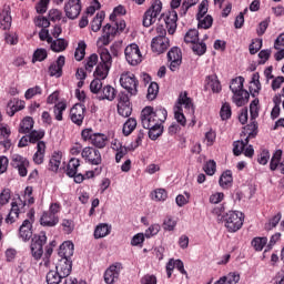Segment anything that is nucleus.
<instances>
[{
    "instance_id": "obj_1",
    "label": "nucleus",
    "mask_w": 284,
    "mask_h": 284,
    "mask_svg": "<svg viewBox=\"0 0 284 284\" xmlns=\"http://www.w3.org/2000/svg\"><path fill=\"white\" fill-rule=\"evenodd\" d=\"M144 130H149V139L156 141L163 134V124L168 121V110L163 106H145L140 114Z\"/></svg>"
},
{
    "instance_id": "obj_62",
    "label": "nucleus",
    "mask_w": 284,
    "mask_h": 284,
    "mask_svg": "<svg viewBox=\"0 0 284 284\" xmlns=\"http://www.w3.org/2000/svg\"><path fill=\"white\" fill-rule=\"evenodd\" d=\"M263 48V39H254L248 47L250 54H256Z\"/></svg>"
},
{
    "instance_id": "obj_21",
    "label": "nucleus",
    "mask_w": 284,
    "mask_h": 284,
    "mask_svg": "<svg viewBox=\"0 0 284 284\" xmlns=\"http://www.w3.org/2000/svg\"><path fill=\"white\" fill-rule=\"evenodd\" d=\"M63 65H65V57L60 55L55 62L51 63L49 67L50 77H57L59 79L63 75Z\"/></svg>"
},
{
    "instance_id": "obj_39",
    "label": "nucleus",
    "mask_w": 284,
    "mask_h": 284,
    "mask_svg": "<svg viewBox=\"0 0 284 284\" xmlns=\"http://www.w3.org/2000/svg\"><path fill=\"white\" fill-rule=\"evenodd\" d=\"M16 219H19V204H17V202H12L11 210L6 217V223L12 224L17 221Z\"/></svg>"
},
{
    "instance_id": "obj_59",
    "label": "nucleus",
    "mask_w": 284,
    "mask_h": 284,
    "mask_svg": "<svg viewBox=\"0 0 284 284\" xmlns=\"http://www.w3.org/2000/svg\"><path fill=\"white\" fill-rule=\"evenodd\" d=\"M162 227L166 232H173L176 227V221L172 216H166L163 221Z\"/></svg>"
},
{
    "instance_id": "obj_24",
    "label": "nucleus",
    "mask_w": 284,
    "mask_h": 284,
    "mask_svg": "<svg viewBox=\"0 0 284 284\" xmlns=\"http://www.w3.org/2000/svg\"><path fill=\"white\" fill-rule=\"evenodd\" d=\"M256 133H254V131H252L251 133H248V136L243 141V140H237L235 142H233V154L234 156H241V154H243V151L245 150V146L247 145V143H250V139L255 138Z\"/></svg>"
},
{
    "instance_id": "obj_57",
    "label": "nucleus",
    "mask_w": 284,
    "mask_h": 284,
    "mask_svg": "<svg viewBox=\"0 0 284 284\" xmlns=\"http://www.w3.org/2000/svg\"><path fill=\"white\" fill-rule=\"evenodd\" d=\"M97 63H99V55L97 53H92L85 63V70L87 72H92V70H94V65H97Z\"/></svg>"
},
{
    "instance_id": "obj_28",
    "label": "nucleus",
    "mask_w": 284,
    "mask_h": 284,
    "mask_svg": "<svg viewBox=\"0 0 284 284\" xmlns=\"http://www.w3.org/2000/svg\"><path fill=\"white\" fill-rule=\"evenodd\" d=\"M32 128H34V119H32V116H26L20 122L18 132L19 134H30L32 132Z\"/></svg>"
},
{
    "instance_id": "obj_17",
    "label": "nucleus",
    "mask_w": 284,
    "mask_h": 284,
    "mask_svg": "<svg viewBox=\"0 0 284 284\" xmlns=\"http://www.w3.org/2000/svg\"><path fill=\"white\" fill-rule=\"evenodd\" d=\"M123 270V264L115 263L106 268L104 272V283L114 284L119 281V276L121 275V271Z\"/></svg>"
},
{
    "instance_id": "obj_43",
    "label": "nucleus",
    "mask_w": 284,
    "mask_h": 284,
    "mask_svg": "<svg viewBox=\"0 0 284 284\" xmlns=\"http://www.w3.org/2000/svg\"><path fill=\"white\" fill-rule=\"evenodd\" d=\"M103 19H105V13L100 12L98 13L93 20L91 21V30L93 32H99L101 30V26L103 23Z\"/></svg>"
},
{
    "instance_id": "obj_56",
    "label": "nucleus",
    "mask_w": 284,
    "mask_h": 284,
    "mask_svg": "<svg viewBox=\"0 0 284 284\" xmlns=\"http://www.w3.org/2000/svg\"><path fill=\"white\" fill-rule=\"evenodd\" d=\"M192 50L199 57H203L205 52H207V44L205 42H195L193 43Z\"/></svg>"
},
{
    "instance_id": "obj_22",
    "label": "nucleus",
    "mask_w": 284,
    "mask_h": 284,
    "mask_svg": "<svg viewBox=\"0 0 284 284\" xmlns=\"http://www.w3.org/2000/svg\"><path fill=\"white\" fill-rule=\"evenodd\" d=\"M250 112L252 123L248 124V130H252V132H256V130H258V124H256V119H258V99H254L251 102Z\"/></svg>"
},
{
    "instance_id": "obj_7",
    "label": "nucleus",
    "mask_w": 284,
    "mask_h": 284,
    "mask_svg": "<svg viewBox=\"0 0 284 284\" xmlns=\"http://www.w3.org/2000/svg\"><path fill=\"white\" fill-rule=\"evenodd\" d=\"M59 212H61V203H51L49 210L42 213L40 224L43 227H55L59 225Z\"/></svg>"
},
{
    "instance_id": "obj_37",
    "label": "nucleus",
    "mask_w": 284,
    "mask_h": 284,
    "mask_svg": "<svg viewBox=\"0 0 284 284\" xmlns=\"http://www.w3.org/2000/svg\"><path fill=\"white\" fill-rule=\"evenodd\" d=\"M81 165V161L77 158H72L67 166V176H77V172L79 170V166Z\"/></svg>"
},
{
    "instance_id": "obj_64",
    "label": "nucleus",
    "mask_w": 284,
    "mask_h": 284,
    "mask_svg": "<svg viewBox=\"0 0 284 284\" xmlns=\"http://www.w3.org/2000/svg\"><path fill=\"white\" fill-rule=\"evenodd\" d=\"M268 162H270V151L262 150V152L257 155V163H260V165H267Z\"/></svg>"
},
{
    "instance_id": "obj_35",
    "label": "nucleus",
    "mask_w": 284,
    "mask_h": 284,
    "mask_svg": "<svg viewBox=\"0 0 284 284\" xmlns=\"http://www.w3.org/2000/svg\"><path fill=\"white\" fill-rule=\"evenodd\" d=\"M241 281V275L236 272H231L226 276H222L215 284H237Z\"/></svg>"
},
{
    "instance_id": "obj_5",
    "label": "nucleus",
    "mask_w": 284,
    "mask_h": 284,
    "mask_svg": "<svg viewBox=\"0 0 284 284\" xmlns=\"http://www.w3.org/2000/svg\"><path fill=\"white\" fill-rule=\"evenodd\" d=\"M245 83V78L237 77L231 81L230 90L233 92V101L237 105V108H243L245 103L250 101V92L243 89V84Z\"/></svg>"
},
{
    "instance_id": "obj_23",
    "label": "nucleus",
    "mask_w": 284,
    "mask_h": 284,
    "mask_svg": "<svg viewBox=\"0 0 284 284\" xmlns=\"http://www.w3.org/2000/svg\"><path fill=\"white\" fill-rule=\"evenodd\" d=\"M55 272L68 278V275L72 273V260L61 258L55 266Z\"/></svg>"
},
{
    "instance_id": "obj_40",
    "label": "nucleus",
    "mask_w": 284,
    "mask_h": 284,
    "mask_svg": "<svg viewBox=\"0 0 284 284\" xmlns=\"http://www.w3.org/2000/svg\"><path fill=\"white\" fill-rule=\"evenodd\" d=\"M133 130H136V119L129 118L126 122L123 124L122 132L124 136H130Z\"/></svg>"
},
{
    "instance_id": "obj_19",
    "label": "nucleus",
    "mask_w": 284,
    "mask_h": 284,
    "mask_svg": "<svg viewBox=\"0 0 284 284\" xmlns=\"http://www.w3.org/2000/svg\"><path fill=\"white\" fill-rule=\"evenodd\" d=\"M161 17L164 19L169 34H174V32H176L179 13H176L175 10H171L166 14L163 13Z\"/></svg>"
},
{
    "instance_id": "obj_49",
    "label": "nucleus",
    "mask_w": 284,
    "mask_h": 284,
    "mask_svg": "<svg viewBox=\"0 0 284 284\" xmlns=\"http://www.w3.org/2000/svg\"><path fill=\"white\" fill-rule=\"evenodd\" d=\"M281 219H283V214L278 212L277 214H275L273 217L268 220V222L265 224V230L267 232L274 230V227H276L278 223H281Z\"/></svg>"
},
{
    "instance_id": "obj_20",
    "label": "nucleus",
    "mask_w": 284,
    "mask_h": 284,
    "mask_svg": "<svg viewBox=\"0 0 284 284\" xmlns=\"http://www.w3.org/2000/svg\"><path fill=\"white\" fill-rule=\"evenodd\" d=\"M170 48V39L169 38H153L151 41V50L155 52V54H163L165 50Z\"/></svg>"
},
{
    "instance_id": "obj_45",
    "label": "nucleus",
    "mask_w": 284,
    "mask_h": 284,
    "mask_svg": "<svg viewBox=\"0 0 284 284\" xmlns=\"http://www.w3.org/2000/svg\"><path fill=\"white\" fill-rule=\"evenodd\" d=\"M85 48H88V44H85L84 41H80L78 43V48L75 49V52H74L75 61H83V59H85Z\"/></svg>"
},
{
    "instance_id": "obj_32",
    "label": "nucleus",
    "mask_w": 284,
    "mask_h": 284,
    "mask_svg": "<svg viewBox=\"0 0 284 284\" xmlns=\"http://www.w3.org/2000/svg\"><path fill=\"white\" fill-rule=\"evenodd\" d=\"M26 108V102L22 100H17L16 102L10 101L8 103L7 114L14 116L17 112H21Z\"/></svg>"
},
{
    "instance_id": "obj_10",
    "label": "nucleus",
    "mask_w": 284,
    "mask_h": 284,
    "mask_svg": "<svg viewBox=\"0 0 284 284\" xmlns=\"http://www.w3.org/2000/svg\"><path fill=\"white\" fill-rule=\"evenodd\" d=\"M161 10H163V2H161V0H154L143 16L142 23L144 28H150V26L156 23V19H159Z\"/></svg>"
},
{
    "instance_id": "obj_30",
    "label": "nucleus",
    "mask_w": 284,
    "mask_h": 284,
    "mask_svg": "<svg viewBox=\"0 0 284 284\" xmlns=\"http://www.w3.org/2000/svg\"><path fill=\"white\" fill-rule=\"evenodd\" d=\"M45 159V142H39L37 144V152L33 154V162L36 165H41Z\"/></svg>"
},
{
    "instance_id": "obj_29",
    "label": "nucleus",
    "mask_w": 284,
    "mask_h": 284,
    "mask_svg": "<svg viewBox=\"0 0 284 284\" xmlns=\"http://www.w3.org/2000/svg\"><path fill=\"white\" fill-rule=\"evenodd\" d=\"M0 28L1 30H10L12 28V16H10V10L8 9L0 12Z\"/></svg>"
},
{
    "instance_id": "obj_4",
    "label": "nucleus",
    "mask_w": 284,
    "mask_h": 284,
    "mask_svg": "<svg viewBox=\"0 0 284 284\" xmlns=\"http://www.w3.org/2000/svg\"><path fill=\"white\" fill-rule=\"evenodd\" d=\"M183 106L190 114H194V103L192 102L191 98L187 97V91H182L179 94L178 101L174 106V119L175 121L185 128L187 125V119H185V114H183Z\"/></svg>"
},
{
    "instance_id": "obj_38",
    "label": "nucleus",
    "mask_w": 284,
    "mask_h": 284,
    "mask_svg": "<svg viewBox=\"0 0 284 284\" xmlns=\"http://www.w3.org/2000/svg\"><path fill=\"white\" fill-rule=\"evenodd\" d=\"M29 134V139H30V143H32L33 145L37 143V145H39V143H44L43 141H41L44 136H45V130H32Z\"/></svg>"
},
{
    "instance_id": "obj_31",
    "label": "nucleus",
    "mask_w": 284,
    "mask_h": 284,
    "mask_svg": "<svg viewBox=\"0 0 284 284\" xmlns=\"http://www.w3.org/2000/svg\"><path fill=\"white\" fill-rule=\"evenodd\" d=\"M112 232V226L105 223L99 224L93 233L94 239H105Z\"/></svg>"
},
{
    "instance_id": "obj_52",
    "label": "nucleus",
    "mask_w": 284,
    "mask_h": 284,
    "mask_svg": "<svg viewBox=\"0 0 284 284\" xmlns=\"http://www.w3.org/2000/svg\"><path fill=\"white\" fill-rule=\"evenodd\" d=\"M261 75L258 74V72L256 73H253V77H252V82L253 85H255V89L253 90L252 88L250 89V92L252 94V97H256V94H258V92H261Z\"/></svg>"
},
{
    "instance_id": "obj_13",
    "label": "nucleus",
    "mask_w": 284,
    "mask_h": 284,
    "mask_svg": "<svg viewBox=\"0 0 284 284\" xmlns=\"http://www.w3.org/2000/svg\"><path fill=\"white\" fill-rule=\"evenodd\" d=\"M166 57L170 63L169 68L171 72H176V70H179L183 63V52L179 47H173L169 50Z\"/></svg>"
},
{
    "instance_id": "obj_42",
    "label": "nucleus",
    "mask_w": 284,
    "mask_h": 284,
    "mask_svg": "<svg viewBox=\"0 0 284 284\" xmlns=\"http://www.w3.org/2000/svg\"><path fill=\"white\" fill-rule=\"evenodd\" d=\"M283 156V151L282 150H276L271 159L270 162V170L272 172L276 171L278 165H281V159Z\"/></svg>"
},
{
    "instance_id": "obj_27",
    "label": "nucleus",
    "mask_w": 284,
    "mask_h": 284,
    "mask_svg": "<svg viewBox=\"0 0 284 284\" xmlns=\"http://www.w3.org/2000/svg\"><path fill=\"white\" fill-rule=\"evenodd\" d=\"M19 236L22 241H30L32 239V222L24 220L19 229Z\"/></svg>"
},
{
    "instance_id": "obj_50",
    "label": "nucleus",
    "mask_w": 284,
    "mask_h": 284,
    "mask_svg": "<svg viewBox=\"0 0 284 284\" xmlns=\"http://www.w3.org/2000/svg\"><path fill=\"white\" fill-rule=\"evenodd\" d=\"M118 114L123 116V119H128L132 115V104H118Z\"/></svg>"
},
{
    "instance_id": "obj_12",
    "label": "nucleus",
    "mask_w": 284,
    "mask_h": 284,
    "mask_svg": "<svg viewBox=\"0 0 284 284\" xmlns=\"http://www.w3.org/2000/svg\"><path fill=\"white\" fill-rule=\"evenodd\" d=\"M124 57L129 65H139L143 61L139 44L131 43L124 49Z\"/></svg>"
},
{
    "instance_id": "obj_8",
    "label": "nucleus",
    "mask_w": 284,
    "mask_h": 284,
    "mask_svg": "<svg viewBox=\"0 0 284 284\" xmlns=\"http://www.w3.org/2000/svg\"><path fill=\"white\" fill-rule=\"evenodd\" d=\"M81 136L82 141H89L93 148H98L99 150H103V148L108 145V135L103 133H97L91 128L82 130Z\"/></svg>"
},
{
    "instance_id": "obj_16",
    "label": "nucleus",
    "mask_w": 284,
    "mask_h": 284,
    "mask_svg": "<svg viewBox=\"0 0 284 284\" xmlns=\"http://www.w3.org/2000/svg\"><path fill=\"white\" fill-rule=\"evenodd\" d=\"M11 165L16 170L20 176H28V168H30V161L22 155L14 154L11 160Z\"/></svg>"
},
{
    "instance_id": "obj_3",
    "label": "nucleus",
    "mask_w": 284,
    "mask_h": 284,
    "mask_svg": "<svg viewBox=\"0 0 284 284\" xmlns=\"http://www.w3.org/2000/svg\"><path fill=\"white\" fill-rule=\"evenodd\" d=\"M223 207H216L213 210V214H217L220 221L224 223L227 232H239L243 227V221H245V215L243 212L239 211H229L223 213Z\"/></svg>"
},
{
    "instance_id": "obj_63",
    "label": "nucleus",
    "mask_w": 284,
    "mask_h": 284,
    "mask_svg": "<svg viewBox=\"0 0 284 284\" xmlns=\"http://www.w3.org/2000/svg\"><path fill=\"white\" fill-rule=\"evenodd\" d=\"M101 81L102 80L99 78H95L94 80H92L90 84V90L93 94H99V92H101V89L103 88V82Z\"/></svg>"
},
{
    "instance_id": "obj_18",
    "label": "nucleus",
    "mask_w": 284,
    "mask_h": 284,
    "mask_svg": "<svg viewBox=\"0 0 284 284\" xmlns=\"http://www.w3.org/2000/svg\"><path fill=\"white\" fill-rule=\"evenodd\" d=\"M64 12L68 19H78L79 14H81V0H67Z\"/></svg>"
},
{
    "instance_id": "obj_51",
    "label": "nucleus",
    "mask_w": 284,
    "mask_h": 284,
    "mask_svg": "<svg viewBox=\"0 0 284 284\" xmlns=\"http://www.w3.org/2000/svg\"><path fill=\"white\" fill-rule=\"evenodd\" d=\"M158 94H159V83L151 82L148 88L146 99L149 101H154V99H156Z\"/></svg>"
},
{
    "instance_id": "obj_46",
    "label": "nucleus",
    "mask_w": 284,
    "mask_h": 284,
    "mask_svg": "<svg viewBox=\"0 0 284 284\" xmlns=\"http://www.w3.org/2000/svg\"><path fill=\"white\" fill-rule=\"evenodd\" d=\"M199 42V30L190 29L184 36V43H196Z\"/></svg>"
},
{
    "instance_id": "obj_48",
    "label": "nucleus",
    "mask_w": 284,
    "mask_h": 284,
    "mask_svg": "<svg viewBox=\"0 0 284 284\" xmlns=\"http://www.w3.org/2000/svg\"><path fill=\"white\" fill-rule=\"evenodd\" d=\"M220 116L222 121H227L232 119V106L230 105V103L225 102L222 104L220 110Z\"/></svg>"
},
{
    "instance_id": "obj_61",
    "label": "nucleus",
    "mask_w": 284,
    "mask_h": 284,
    "mask_svg": "<svg viewBox=\"0 0 284 284\" xmlns=\"http://www.w3.org/2000/svg\"><path fill=\"white\" fill-rule=\"evenodd\" d=\"M48 59V51L45 49H37L33 53L32 62L36 61H45Z\"/></svg>"
},
{
    "instance_id": "obj_60",
    "label": "nucleus",
    "mask_w": 284,
    "mask_h": 284,
    "mask_svg": "<svg viewBox=\"0 0 284 284\" xmlns=\"http://www.w3.org/2000/svg\"><path fill=\"white\" fill-rule=\"evenodd\" d=\"M42 92H43V90L41 89V87L36 85L26 91L24 98L27 99V101H30V99H34V97H37V94H42Z\"/></svg>"
},
{
    "instance_id": "obj_26",
    "label": "nucleus",
    "mask_w": 284,
    "mask_h": 284,
    "mask_svg": "<svg viewBox=\"0 0 284 284\" xmlns=\"http://www.w3.org/2000/svg\"><path fill=\"white\" fill-rule=\"evenodd\" d=\"M204 90H212V92L219 94L221 92V81H219V77L216 74H211L206 77Z\"/></svg>"
},
{
    "instance_id": "obj_11",
    "label": "nucleus",
    "mask_w": 284,
    "mask_h": 284,
    "mask_svg": "<svg viewBox=\"0 0 284 284\" xmlns=\"http://www.w3.org/2000/svg\"><path fill=\"white\" fill-rule=\"evenodd\" d=\"M120 85L132 97H136L139 93V79H136V75L130 71L121 74Z\"/></svg>"
},
{
    "instance_id": "obj_34",
    "label": "nucleus",
    "mask_w": 284,
    "mask_h": 284,
    "mask_svg": "<svg viewBox=\"0 0 284 284\" xmlns=\"http://www.w3.org/2000/svg\"><path fill=\"white\" fill-rule=\"evenodd\" d=\"M114 101L116 99V89L108 84L102 88V94L100 95V101Z\"/></svg>"
},
{
    "instance_id": "obj_14",
    "label": "nucleus",
    "mask_w": 284,
    "mask_h": 284,
    "mask_svg": "<svg viewBox=\"0 0 284 284\" xmlns=\"http://www.w3.org/2000/svg\"><path fill=\"white\" fill-rule=\"evenodd\" d=\"M81 156L84 159L85 163H89V165H101L103 162L101 151L92 146L84 148L81 152Z\"/></svg>"
},
{
    "instance_id": "obj_54",
    "label": "nucleus",
    "mask_w": 284,
    "mask_h": 284,
    "mask_svg": "<svg viewBox=\"0 0 284 284\" xmlns=\"http://www.w3.org/2000/svg\"><path fill=\"white\" fill-rule=\"evenodd\" d=\"M199 28H203V30H210L212 28V23H214V19L212 16H204L203 18H197Z\"/></svg>"
},
{
    "instance_id": "obj_15",
    "label": "nucleus",
    "mask_w": 284,
    "mask_h": 284,
    "mask_svg": "<svg viewBox=\"0 0 284 284\" xmlns=\"http://www.w3.org/2000/svg\"><path fill=\"white\" fill-rule=\"evenodd\" d=\"M85 104L83 103H75L70 110V119L74 125L81 128L83 125V121L85 119Z\"/></svg>"
},
{
    "instance_id": "obj_36",
    "label": "nucleus",
    "mask_w": 284,
    "mask_h": 284,
    "mask_svg": "<svg viewBox=\"0 0 284 284\" xmlns=\"http://www.w3.org/2000/svg\"><path fill=\"white\" fill-rule=\"evenodd\" d=\"M62 156L63 155L61 154V152H53V154L49 161V170L51 172H59Z\"/></svg>"
},
{
    "instance_id": "obj_6",
    "label": "nucleus",
    "mask_w": 284,
    "mask_h": 284,
    "mask_svg": "<svg viewBox=\"0 0 284 284\" xmlns=\"http://www.w3.org/2000/svg\"><path fill=\"white\" fill-rule=\"evenodd\" d=\"M100 59L101 62L97 65L93 77L103 81V79H108L110 68H112V54L108 49H102Z\"/></svg>"
},
{
    "instance_id": "obj_41",
    "label": "nucleus",
    "mask_w": 284,
    "mask_h": 284,
    "mask_svg": "<svg viewBox=\"0 0 284 284\" xmlns=\"http://www.w3.org/2000/svg\"><path fill=\"white\" fill-rule=\"evenodd\" d=\"M68 104L65 102H58L53 108L55 121H63V112H65Z\"/></svg>"
},
{
    "instance_id": "obj_25",
    "label": "nucleus",
    "mask_w": 284,
    "mask_h": 284,
    "mask_svg": "<svg viewBox=\"0 0 284 284\" xmlns=\"http://www.w3.org/2000/svg\"><path fill=\"white\" fill-rule=\"evenodd\" d=\"M58 254L61 258H72L74 256V243L70 241L63 242L59 247Z\"/></svg>"
},
{
    "instance_id": "obj_2",
    "label": "nucleus",
    "mask_w": 284,
    "mask_h": 284,
    "mask_svg": "<svg viewBox=\"0 0 284 284\" xmlns=\"http://www.w3.org/2000/svg\"><path fill=\"white\" fill-rule=\"evenodd\" d=\"M144 130H149V139L156 141L163 134V124L168 121V110L163 106H145L140 114Z\"/></svg>"
},
{
    "instance_id": "obj_33",
    "label": "nucleus",
    "mask_w": 284,
    "mask_h": 284,
    "mask_svg": "<svg viewBox=\"0 0 284 284\" xmlns=\"http://www.w3.org/2000/svg\"><path fill=\"white\" fill-rule=\"evenodd\" d=\"M234 179L232 178V171L227 170L222 173L219 180V184L223 190H229V187H232Z\"/></svg>"
},
{
    "instance_id": "obj_47",
    "label": "nucleus",
    "mask_w": 284,
    "mask_h": 284,
    "mask_svg": "<svg viewBox=\"0 0 284 284\" xmlns=\"http://www.w3.org/2000/svg\"><path fill=\"white\" fill-rule=\"evenodd\" d=\"M251 244L256 252H263V247L267 245V237H254Z\"/></svg>"
},
{
    "instance_id": "obj_44",
    "label": "nucleus",
    "mask_w": 284,
    "mask_h": 284,
    "mask_svg": "<svg viewBox=\"0 0 284 284\" xmlns=\"http://www.w3.org/2000/svg\"><path fill=\"white\" fill-rule=\"evenodd\" d=\"M63 276L57 271H49L47 273V283L48 284H60L63 281Z\"/></svg>"
},
{
    "instance_id": "obj_53",
    "label": "nucleus",
    "mask_w": 284,
    "mask_h": 284,
    "mask_svg": "<svg viewBox=\"0 0 284 284\" xmlns=\"http://www.w3.org/2000/svg\"><path fill=\"white\" fill-rule=\"evenodd\" d=\"M68 48V42H65V39H57L51 44V50L53 52H63Z\"/></svg>"
},
{
    "instance_id": "obj_55",
    "label": "nucleus",
    "mask_w": 284,
    "mask_h": 284,
    "mask_svg": "<svg viewBox=\"0 0 284 284\" xmlns=\"http://www.w3.org/2000/svg\"><path fill=\"white\" fill-rule=\"evenodd\" d=\"M203 170L205 174H207V176H214V174H216V161L214 160L207 161L204 164Z\"/></svg>"
},
{
    "instance_id": "obj_9",
    "label": "nucleus",
    "mask_w": 284,
    "mask_h": 284,
    "mask_svg": "<svg viewBox=\"0 0 284 284\" xmlns=\"http://www.w3.org/2000/svg\"><path fill=\"white\" fill-rule=\"evenodd\" d=\"M47 243L48 236L44 231L33 235L31 239L30 250L34 261H41V257L43 256V245Z\"/></svg>"
},
{
    "instance_id": "obj_58",
    "label": "nucleus",
    "mask_w": 284,
    "mask_h": 284,
    "mask_svg": "<svg viewBox=\"0 0 284 284\" xmlns=\"http://www.w3.org/2000/svg\"><path fill=\"white\" fill-rule=\"evenodd\" d=\"M152 201H165L168 199V191L165 189H156L151 193Z\"/></svg>"
}]
</instances>
